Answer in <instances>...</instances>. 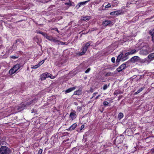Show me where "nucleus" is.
I'll use <instances>...</instances> for the list:
<instances>
[{
    "label": "nucleus",
    "mask_w": 154,
    "mask_h": 154,
    "mask_svg": "<svg viewBox=\"0 0 154 154\" xmlns=\"http://www.w3.org/2000/svg\"><path fill=\"white\" fill-rule=\"evenodd\" d=\"M103 104L104 106H106L108 105L109 103L107 101H104L103 102Z\"/></svg>",
    "instance_id": "7c9ffc66"
},
{
    "label": "nucleus",
    "mask_w": 154,
    "mask_h": 154,
    "mask_svg": "<svg viewBox=\"0 0 154 154\" xmlns=\"http://www.w3.org/2000/svg\"><path fill=\"white\" fill-rule=\"evenodd\" d=\"M76 87H73L71 88H69L68 89L66 90V91H65V92L66 93H69V92L75 90L76 89Z\"/></svg>",
    "instance_id": "f8f14e48"
},
{
    "label": "nucleus",
    "mask_w": 154,
    "mask_h": 154,
    "mask_svg": "<svg viewBox=\"0 0 154 154\" xmlns=\"http://www.w3.org/2000/svg\"><path fill=\"white\" fill-rule=\"evenodd\" d=\"M60 44H61L62 45H63L65 44L64 43L62 42H60Z\"/></svg>",
    "instance_id": "a18cd8bd"
},
{
    "label": "nucleus",
    "mask_w": 154,
    "mask_h": 154,
    "mask_svg": "<svg viewBox=\"0 0 154 154\" xmlns=\"http://www.w3.org/2000/svg\"><path fill=\"white\" fill-rule=\"evenodd\" d=\"M39 67L38 65H32L31 66V68L32 69H36Z\"/></svg>",
    "instance_id": "393cba45"
},
{
    "label": "nucleus",
    "mask_w": 154,
    "mask_h": 154,
    "mask_svg": "<svg viewBox=\"0 0 154 154\" xmlns=\"http://www.w3.org/2000/svg\"><path fill=\"white\" fill-rule=\"evenodd\" d=\"M149 33L152 36H152H154V35H153V34H154V29L150 30L149 31Z\"/></svg>",
    "instance_id": "a878e982"
},
{
    "label": "nucleus",
    "mask_w": 154,
    "mask_h": 154,
    "mask_svg": "<svg viewBox=\"0 0 154 154\" xmlns=\"http://www.w3.org/2000/svg\"><path fill=\"white\" fill-rule=\"evenodd\" d=\"M121 13V10H117L116 11H113L110 13V14L113 15H118L120 14Z\"/></svg>",
    "instance_id": "6e6552de"
},
{
    "label": "nucleus",
    "mask_w": 154,
    "mask_h": 154,
    "mask_svg": "<svg viewBox=\"0 0 154 154\" xmlns=\"http://www.w3.org/2000/svg\"><path fill=\"white\" fill-rule=\"evenodd\" d=\"M81 89H79V90L75 91L74 93V94L75 95H79L81 94Z\"/></svg>",
    "instance_id": "4468645a"
},
{
    "label": "nucleus",
    "mask_w": 154,
    "mask_h": 154,
    "mask_svg": "<svg viewBox=\"0 0 154 154\" xmlns=\"http://www.w3.org/2000/svg\"><path fill=\"white\" fill-rule=\"evenodd\" d=\"M30 5L31 6V4H29V6Z\"/></svg>",
    "instance_id": "3c124183"
},
{
    "label": "nucleus",
    "mask_w": 154,
    "mask_h": 154,
    "mask_svg": "<svg viewBox=\"0 0 154 154\" xmlns=\"http://www.w3.org/2000/svg\"><path fill=\"white\" fill-rule=\"evenodd\" d=\"M20 67V64H16L9 70V74L11 75L13 74L19 69Z\"/></svg>",
    "instance_id": "f03ea898"
},
{
    "label": "nucleus",
    "mask_w": 154,
    "mask_h": 154,
    "mask_svg": "<svg viewBox=\"0 0 154 154\" xmlns=\"http://www.w3.org/2000/svg\"><path fill=\"white\" fill-rule=\"evenodd\" d=\"M122 55H123V54H122V53H121L118 56V57L117 58V59H116V62H118L120 61V60H121V59L122 58Z\"/></svg>",
    "instance_id": "6ab92c4d"
},
{
    "label": "nucleus",
    "mask_w": 154,
    "mask_h": 154,
    "mask_svg": "<svg viewBox=\"0 0 154 154\" xmlns=\"http://www.w3.org/2000/svg\"><path fill=\"white\" fill-rule=\"evenodd\" d=\"M76 117V115L75 112H72L70 113V118L72 120H73L75 119Z\"/></svg>",
    "instance_id": "9d476101"
},
{
    "label": "nucleus",
    "mask_w": 154,
    "mask_h": 154,
    "mask_svg": "<svg viewBox=\"0 0 154 154\" xmlns=\"http://www.w3.org/2000/svg\"><path fill=\"white\" fill-rule=\"evenodd\" d=\"M126 67V65L125 64H123L121 65L119 67H118L117 70L119 72L122 71L123 69H125Z\"/></svg>",
    "instance_id": "0eeeda50"
},
{
    "label": "nucleus",
    "mask_w": 154,
    "mask_h": 154,
    "mask_svg": "<svg viewBox=\"0 0 154 154\" xmlns=\"http://www.w3.org/2000/svg\"><path fill=\"white\" fill-rule=\"evenodd\" d=\"M152 41L154 43V36H152Z\"/></svg>",
    "instance_id": "c03bdc74"
},
{
    "label": "nucleus",
    "mask_w": 154,
    "mask_h": 154,
    "mask_svg": "<svg viewBox=\"0 0 154 154\" xmlns=\"http://www.w3.org/2000/svg\"><path fill=\"white\" fill-rule=\"evenodd\" d=\"M90 70V68H88L85 72V73H88Z\"/></svg>",
    "instance_id": "f704fd0d"
},
{
    "label": "nucleus",
    "mask_w": 154,
    "mask_h": 154,
    "mask_svg": "<svg viewBox=\"0 0 154 154\" xmlns=\"http://www.w3.org/2000/svg\"><path fill=\"white\" fill-rule=\"evenodd\" d=\"M97 94V92H96V93H94L93 94V96L91 98H93L94 97H95V95H96Z\"/></svg>",
    "instance_id": "4c0bfd02"
},
{
    "label": "nucleus",
    "mask_w": 154,
    "mask_h": 154,
    "mask_svg": "<svg viewBox=\"0 0 154 154\" xmlns=\"http://www.w3.org/2000/svg\"><path fill=\"white\" fill-rule=\"evenodd\" d=\"M139 93L137 91L135 93H134V94L135 95H136L137 94H138Z\"/></svg>",
    "instance_id": "49530a36"
},
{
    "label": "nucleus",
    "mask_w": 154,
    "mask_h": 154,
    "mask_svg": "<svg viewBox=\"0 0 154 154\" xmlns=\"http://www.w3.org/2000/svg\"><path fill=\"white\" fill-rule=\"evenodd\" d=\"M123 117V114L122 112H120L119 113L118 115V118L119 119H122Z\"/></svg>",
    "instance_id": "4be33fe9"
},
{
    "label": "nucleus",
    "mask_w": 154,
    "mask_h": 154,
    "mask_svg": "<svg viewBox=\"0 0 154 154\" xmlns=\"http://www.w3.org/2000/svg\"><path fill=\"white\" fill-rule=\"evenodd\" d=\"M100 96V95H98L97 96L95 97V99H97V98H98Z\"/></svg>",
    "instance_id": "79ce46f5"
},
{
    "label": "nucleus",
    "mask_w": 154,
    "mask_h": 154,
    "mask_svg": "<svg viewBox=\"0 0 154 154\" xmlns=\"http://www.w3.org/2000/svg\"><path fill=\"white\" fill-rule=\"evenodd\" d=\"M55 29L56 31H57L58 32H59L58 30L57 29Z\"/></svg>",
    "instance_id": "09e8293b"
},
{
    "label": "nucleus",
    "mask_w": 154,
    "mask_h": 154,
    "mask_svg": "<svg viewBox=\"0 0 154 154\" xmlns=\"http://www.w3.org/2000/svg\"><path fill=\"white\" fill-rule=\"evenodd\" d=\"M103 6L105 8H107L111 7V5L109 3L106 5V3H105L103 5Z\"/></svg>",
    "instance_id": "412c9836"
},
{
    "label": "nucleus",
    "mask_w": 154,
    "mask_h": 154,
    "mask_svg": "<svg viewBox=\"0 0 154 154\" xmlns=\"http://www.w3.org/2000/svg\"><path fill=\"white\" fill-rule=\"evenodd\" d=\"M90 0H88L82 2H79L78 3L76 6V9H79L81 6H83L85 5L87 2H89Z\"/></svg>",
    "instance_id": "39448f33"
},
{
    "label": "nucleus",
    "mask_w": 154,
    "mask_h": 154,
    "mask_svg": "<svg viewBox=\"0 0 154 154\" xmlns=\"http://www.w3.org/2000/svg\"><path fill=\"white\" fill-rule=\"evenodd\" d=\"M36 99H33L32 101H31L28 104H27V105H29L32 103V102H33L34 103H35V102L36 101Z\"/></svg>",
    "instance_id": "c756f323"
},
{
    "label": "nucleus",
    "mask_w": 154,
    "mask_h": 154,
    "mask_svg": "<svg viewBox=\"0 0 154 154\" xmlns=\"http://www.w3.org/2000/svg\"><path fill=\"white\" fill-rule=\"evenodd\" d=\"M11 57L12 58L14 59H15L17 58V57H16L15 56H12Z\"/></svg>",
    "instance_id": "58836bf2"
},
{
    "label": "nucleus",
    "mask_w": 154,
    "mask_h": 154,
    "mask_svg": "<svg viewBox=\"0 0 154 154\" xmlns=\"http://www.w3.org/2000/svg\"><path fill=\"white\" fill-rule=\"evenodd\" d=\"M140 60V58L138 56H134L131 58V60L133 62L139 61Z\"/></svg>",
    "instance_id": "9b49d317"
},
{
    "label": "nucleus",
    "mask_w": 154,
    "mask_h": 154,
    "mask_svg": "<svg viewBox=\"0 0 154 154\" xmlns=\"http://www.w3.org/2000/svg\"><path fill=\"white\" fill-rule=\"evenodd\" d=\"M37 32L38 33H40L41 34H42V33H43V32H41L40 31H37Z\"/></svg>",
    "instance_id": "a19ab883"
},
{
    "label": "nucleus",
    "mask_w": 154,
    "mask_h": 154,
    "mask_svg": "<svg viewBox=\"0 0 154 154\" xmlns=\"http://www.w3.org/2000/svg\"><path fill=\"white\" fill-rule=\"evenodd\" d=\"M30 8H29V7H27V8H26V9H30Z\"/></svg>",
    "instance_id": "8fccbe9b"
},
{
    "label": "nucleus",
    "mask_w": 154,
    "mask_h": 154,
    "mask_svg": "<svg viewBox=\"0 0 154 154\" xmlns=\"http://www.w3.org/2000/svg\"><path fill=\"white\" fill-rule=\"evenodd\" d=\"M21 105H23L22 106L21 108H20V107H18L17 109H20V110H22L23 108H24L25 106V105L23 104Z\"/></svg>",
    "instance_id": "bb28decb"
},
{
    "label": "nucleus",
    "mask_w": 154,
    "mask_h": 154,
    "mask_svg": "<svg viewBox=\"0 0 154 154\" xmlns=\"http://www.w3.org/2000/svg\"><path fill=\"white\" fill-rule=\"evenodd\" d=\"M109 86V85H104L103 88V89L104 90H106L108 88V87Z\"/></svg>",
    "instance_id": "c85d7f7f"
},
{
    "label": "nucleus",
    "mask_w": 154,
    "mask_h": 154,
    "mask_svg": "<svg viewBox=\"0 0 154 154\" xmlns=\"http://www.w3.org/2000/svg\"><path fill=\"white\" fill-rule=\"evenodd\" d=\"M11 153L10 149L6 146H2L0 148V154H9Z\"/></svg>",
    "instance_id": "f257e3e1"
},
{
    "label": "nucleus",
    "mask_w": 154,
    "mask_h": 154,
    "mask_svg": "<svg viewBox=\"0 0 154 154\" xmlns=\"http://www.w3.org/2000/svg\"><path fill=\"white\" fill-rule=\"evenodd\" d=\"M77 125L76 123H74L69 128V130L72 131L74 130L77 127Z\"/></svg>",
    "instance_id": "ddd939ff"
},
{
    "label": "nucleus",
    "mask_w": 154,
    "mask_h": 154,
    "mask_svg": "<svg viewBox=\"0 0 154 154\" xmlns=\"http://www.w3.org/2000/svg\"><path fill=\"white\" fill-rule=\"evenodd\" d=\"M84 125H82L81 126V129L82 130V129L83 128H84Z\"/></svg>",
    "instance_id": "37998d69"
},
{
    "label": "nucleus",
    "mask_w": 154,
    "mask_h": 154,
    "mask_svg": "<svg viewBox=\"0 0 154 154\" xmlns=\"http://www.w3.org/2000/svg\"><path fill=\"white\" fill-rule=\"evenodd\" d=\"M50 75V74L48 72H45L42 74L40 76V79L41 80H44L46 78L49 77Z\"/></svg>",
    "instance_id": "20e7f679"
},
{
    "label": "nucleus",
    "mask_w": 154,
    "mask_h": 154,
    "mask_svg": "<svg viewBox=\"0 0 154 154\" xmlns=\"http://www.w3.org/2000/svg\"><path fill=\"white\" fill-rule=\"evenodd\" d=\"M146 61V59H141L139 60V62L141 63H145Z\"/></svg>",
    "instance_id": "5701e85b"
},
{
    "label": "nucleus",
    "mask_w": 154,
    "mask_h": 154,
    "mask_svg": "<svg viewBox=\"0 0 154 154\" xmlns=\"http://www.w3.org/2000/svg\"><path fill=\"white\" fill-rule=\"evenodd\" d=\"M42 149H40L38 150V154H42Z\"/></svg>",
    "instance_id": "72a5a7b5"
},
{
    "label": "nucleus",
    "mask_w": 154,
    "mask_h": 154,
    "mask_svg": "<svg viewBox=\"0 0 154 154\" xmlns=\"http://www.w3.org/2000/svg\"><path fill=\"white\" fill-rule=\"evenodd\" d=\"M111 23V22L109 20H106L104 21L103 22V24L105 26H106L110 24Z\"/></svg>",
    "instance_id": "dca6fc26"
},
{
    "label": "nucleus",
    "mask_w": 154,
    "mask_h": 154,
    "mask_svg": "<svg viewBox=\"0 0 154 154\" xmlns=\"http://www.w3.org/2000/svg\"><path fill=\"white\" fill-rule=\"evenodd\" d=\"M34 39L35 40V41L38 43V39L37 37H35L34 38Z\"/></svg>",
    "instance_id": "e433bc0d"
},
{
    "label": "nucleus",
    "mask_w": 154,
    "mask_h": 154,
    "mask_svg": "<svg viewBox=\"0 0 154 154\" xmlns=\"http://www.w3.org/2000/svg\"><path fill=\"white\" fill-rule=\"evenodd\" d=\"M144 89V88H140L137 91L139 93H140V92H141Z\"/></svg>",
    "instance_id": "473e14b6"
},
{
    "label": "nucleus",
    "mask_w": 154,
    "mask_h": 154,
    "mask_svg": "<svg viewBox=\"0 0 154 154\" xmlns=\"http://www.w3.org/2000/svg\"><path fill=\"white\" fill-rule=\"evenodd\" d=\"M65 4L67 5L68 7H69L71 6H75V5L74 2L69 0V2L66 3H64Z\"/></svg>",
    "instance_id": "1a4fd4ad"
},
{
    "label": "nucleus",
    "mask_w": 154,
    "mask_h": 154,
    "mask_svg": "<svg viewBox=\"0 0 154 154\" xmlns=\"http://www.w3.org/2000/svg\"><path fill=\"white\" fill-rule=\"evenodd\" d=\"M51 42H54L56 43V44H60V42L59 41L57 40L56 38L53 37Z\"/></svg>",
    "instance_id": "a211bd4d"
},
{
    "label": "nucleus",
    "mask_w": 154,
    "mask_h": 154,
    "mask_svg": "<svg viewBox=\"0 0 154 154\" xmlns=\"http://www.w3.org/2000/svg\"><path fill=\"white\" fill-rule=\"evenodd\" d=\"M49 77H50L51 79H53L55 78V77L52 75L51 74H50V76H49Z\"/></svg>",
    "instance_id": "c9c22d12"
},
{
    "label": "nucleus",
    "mask_w": 154,
    "mask_h": 154,
    "mask_svg": "<svg viewBox=\"0 0 154 154\" xmlns=\"http://www.w3.org/2000/svg\"><path fill=\"white\" fill-rule=\"evenodd\" d=\"M42 35L45 38H47V37L48 36L47 34L46 33H45L43 32V33H42Z\"/></svg>",
    "instance_id": "2f4dec72"
},
{
    "label": "nucleus",
    "mask_w": 154,
    "mask_h": 154,
    "mask_svg": "<svg viewBox=\"0 0 154 154\" xmlns=\"http://www.w3.org/2000/svg\"><path fill=\"white\" fill-rule=\"evenodd\" d=\"M45 60H43L40 62L38 64V66H40L42 64L45 62Z\"/></svg>",
    "instance_id": "cd10ccee"
},
{
    "label": "nucleus",
    "mask_w": 154,
    "mask_h": 154,
    "mask_svg": "<svg viewBox=\"0 0 154 154\" xmlns=\"http://www.w3.org/2000/svg\"><path fill=\"white\" fill-rule=\"evenodd\" d=\"M53 37H52L51 36H49L48 35V36L46 38L48 39V40L51 41Z\"/></svg>",
    "instance_id": "b1692460"
},
{
    "label": "nucleus",
    "mask_w": 154,
    "mask_h": 154,
    "mask_svg": "<svg viewBox=\"0 0 154 154\" xmlns=\"http://www.w3.org/2000/svg\"><path fill=\"white\" fill-rule=\"evenodd\" d=\"M90 19V16H86V17H82L81 19V20L88 21V20Z\"/></svg>",
    "instance_id": "2eb2a0df"
},
{
    "label": "nucleus",
    "mask_w": 154,
    "mask_h": 154,
    "mask_svg": "<svg viewBox=\"0 0 154 154\" xmlns=\"http://www.w3.org/2000/svg\"><path fill=\"white\" fill-rule=\"evenodd\" d=\"M148 53V51L146 50H142L140 51V53L141 54L146 55Z\"/></svg>",
    "instance_id": "f3484780"
},
{
    "label": "nucleus",
    "mask_w": 154,
    "mask_h": 154,
    "mask_svg": "<svg viewBox=\"0 0 154 154\" xmlns=\"http://www.w3.org/2000/svg\"><path fill=\"white\" fill-rule=\"evenodd\" d=\"M139 49L136 50V49H134L130 51H129L127 53H126L125 55V56H127L129 55H131L135 54L136 52L138 51Z\"/></svg>",
    "instance_id": "423d86ee"
},
{
    "label": "nucleus",
    "mask_w": 154,
    "mask_h": 154,
    "mask_svg": "<svg viewBox=\"0 0 154 154\" xmlns=\"http://www.w3.org/2000/svg\"><path fill=\"white\" fill-rule=\"evenodd\" d=\"M151 151H152V152H154V149H151Z\"/></svg>",
    "instance_id": "de8ad7c7"
},
{
    "label": "nucleus",
    "mask_w": 154,
    "mask_h": 154,
    "mask_svg": "<svg viewBox=\"0 0 154 154\" xmlns=\"http://www.w3.org/2000/svg\"><path fill=\"white\" fill-rule=\"evenodd\" d=\"M111 61L112 62H114L115 61V58L114 57H112L111 59Z\"/></svg>",
    "instance_id": "ea45409f"
},
{
    "label": "nucleus",
    "mask_w": 154,
    "mask_h": 154,
    "mask_svg": "<svg viewBox=\"0 0 154 154\" xmlns=\"http://www.w3.org/2000/svg\"><path fill=\"white\" fill-rule=\"evenodd\" d=\"M148 57L149 59L152 60L154 57V53L150 54L149 55Z\"/></svg>",
    "instance_id": "aec40b11"
},
{
    "label": "nucleus",
    "mask_w": 154,
    "mask_h": 154,
    "mask_svg": "<svg viewBox=\"0 0 154 154\" xmlns=\"http://www.w3.org/2000/svg\"><path fill=\"white\" fill-rule=\"evenodd\" d=\"M91 43L89 42H88L84 46H83V48L82 49V52L79 53V54L80 55H82L84 54L86 51L88 47L90 46Z\"/></svg>",
    "instance_id": "7ed1b4c3"
}]
</instances>
